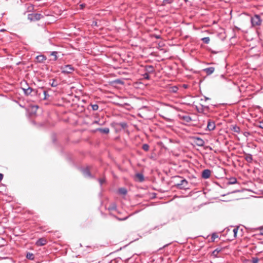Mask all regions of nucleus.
<instances>
[{"label":"nucleus","mask_w":263,"mask_h":263,"mask_svg":"<svg viewBox=\"0 0 263 263\" xmlns=\"http://www.w3.org/2000/svg\"><path fill=\"white\" fill-rule=\"evenodd\" d=\"M149 146L148 144H143V145H142V149L144 151L147 152V151H148L149 150Z\"/></svg>","instance_id":"nucleus-25"},{"label":"nucleus","mask_w":263,"mask_h":263,"mask_svg":"<svg viewBox=\"0 0 263 263\" xmlns=\"http://www.w3.org/2000/svg\"><path fill=\"white\" fill-rule=\"evenodd\" d=\"M221 251L220 249L217 248L212 252V255L215 257H217L218 253Z\"/></svg>","instance_id":"nucleus-19"},{"label":"nucleus","mask_w":263,"mask_h":263,"mask_svg":"<svg viewBox=\"0 0 263 263\" xmlns=\"http://www.w3.org/2000/svg\"><path fill=\"white\" fill-rule=\"evenodd\" d=\"M218 236L216 234H213L212 236V239H213V240H214V239H215V238H217Z\"/></svg>","instance_id":"nucleus-35"},{"label":"nucleus","mask_w":263,"mask_h":263,"mask_svg":"<svg viewBox=\"0 0 263 263\" xmlns=\"http://www.w3.org/2000/svg\"><path fill=\"white\" fill-rule=\"evenodd\" d=\"M173 0H163L162 5L165 6L167 4H170L172 3Z\"/></svg>","instance_id":"nucleus-27"},{"label":"nucleus","mask_w":263,"mask_h":263,"mask_svg":"<svg viewBox=\"0 0 263 263\" xmlns=\"http://www.w3.org/2000/svg\"><path fill=\"white\" fill-rule=\"evenodd\" d=\"M98 181L100 183V185H102V184L105 182V179L104 178H99L98 179Z\"/></svg>","instance_id":"nucleus-31"},{"label":"nucleus","mask_w":263,"mask_h":263,"mask_svg":"<svg viewBox=\"0 0 263 263\" xmlns=\"http://www.w3.org/2000/svg\"><path fill=\"white\" fill-rule=\"evenodd\" d=\"M215 128V122L211 120H209L208 122L207 128L209 130H213Z\"/></svg>","instance_id":"nucleus-8"},{"label":"nucleus","mask_w":263,"mask_h":263,"mask_svg":"<svg viewBox=\"0 0 263 263\" xmlns=\"http://www.w3.org/2000/svg\"><path fill=\"white\" fill-rule=\"evenodd\" d=\"M259 127L262 129H263V122H260Z\"/></svg>","instance_id":"nucleus-39"},{"label":"nucleus","mask_w":263,"mask_h":263,"mask_svg":"<svg viewBox=\"0 0 263 263\" xmlns=\"http://www.w3.org/2000/svg\"><path fill=\"white\" fill-rule=\"evenodd\" d=\"M251 22L252 27L259 26L262 23V20L259 15L255 14L254 16L251 17Z\"/></svg>","instance_id":"nucleus-2"},{"label":"nucleus","mask_w":263,"mask_h":263,"mask_svg":"<svg viewBox=\"0 0 263 263\" xmlns=\"http://www.w3.org/2000/svg\"><path fill=\"white\" fill-rule=\"evenodd\" d=\"M258 258L257 257H253L252 259V263H257L258 262Z\"/></svg>","instance_id":"nucleus-33"},{"label":"nucleus","mask_w":263,"mask_h":263,"mask_svg":"<svg viewBox=\"0 0 263 263\" xmlns=\"http://www.w3.org/2000/svg\"><path fill=\"white\" fill-rule=\"evenodd\" d=\"M203 70L206 72L207 75H210L214 72L215 70V68L213 67H210L204 69Z\"/></svg>","instance_id":"nucleus-11"},{"label":"nucleus","mask_w":263,"mask_h":263,"mask_svg":"<svg viewBox=\"0 0 263 263\" xmlns=\"http://www.w3.org/2000/svg\"><path fill=\"white\" fill-rule=\"evenodd\" d=\"M239 227H237L236 228H234L233 230V236L234 238H236L237 236V234L238 231Z\"/></svg>","instance_id":"nucleus-23"},{"label":"nucleus","mask_w":263,"mask_h":263,"mask_svg":"<svg viewBox=\"0 0 263 263\" xmlns=\"http://www.w3.org/2000/svg\"><path fill=\"white\" fill-rule=\"evenodd\" d=\"M82 173L85 176H86V177H90L91 176L90 171H89V169L87 168H83L82 170Z\"/></svg>","instance_id":"nucleus-14"},{"label":"nucleus","mask_w":263,"mask_h":263,"mask_svg":"<svg viewBox=\"0 0 263 263\" xmlns=\"http://www.w3.org/2000/svg\"><path fill=\"white\" fill-rule=\"evenodd\" d=\"M232 130L236 133H239L240 132V129L239 127L237 125H234L233 126Z\"/></svg>","instance_id":"nucleus-21"},{"label":"nucleus","mask_w":263,"mask_h":263,"mask_svg":"<svg viewBox=\"0 0 263 263\" xmlns=\"http://www.w3.org/2000/svg\"><path fill=\"white\" fill-rule=\"evenodd\" d=\"M99 124V125H103V124H100L99 123V121H97V120H96V121H93L92 122V124Z\"/></svg>","instance_id":"nucleus-36"},{"label":"nucleus","mask_w":263,"mask_h":263,"mask_svg":"<svg viewBox=\"0 0 263 263\" xmlns=\"http://www.w3.org/2000/svg\"><path fill=\"white\" fill-rule=\"evenodd\" d=\"M136 177L139 179V180L140 182H142L144 181V176L141 173H138L136 175Z\"/></svg>","instance_id":"nucleus-18"},{"label":"nucleus","mask_w":263,"mask_h":263,"mask_svg":"<svg viewBox=\"0 0 263 263\" xmlns=\"http://www.w3.org/2000/svg\"><path fill=\"white\" fill-rule=\"evenodd\" d=\"M36 60L39 62H43L45 60H46V57L43 55H40L36 57Z\"/></svg>","instance_id":"nucleus-16"},{"label":"nucleus","mask_w":263,"mask_h":263,"mask_svg":"<svg viewBox=\"0 0 263 263\" xmlns=\"http://www.w3.org/2000/svg\"><path fill=\"white\" fill-rule=\"evenodd\" d=\"M47 243V240L45 238H39L36 242H35V245L37 246L41 247L45 245Z\"/></svg>","instance_id":"nucleus-7"},{"label":"nucleus","mask_w":263,"mask_h":263,"mask_svg":"<svg viewBox=\"0 0 263 263\" xmlns=\"http://www.w3.org/2000/svg\"><path fill=\"white\" fill-rule=\"evenodd\" d=\"M195 143L198 146H202L204 144V140L199 137H197L195 138Z\"/></svg>","instance_id":"nucleus-10"},{"label":"nucleus","mask_w":263,"mask_h":263,"mask_svg":"<svg viewBox=\"0 0 263 263\" xmlns=\"http://www.w3.org/2000/svg\"><path fill=\"white\" fill-rule=\"evenodd\" d=\"M120 125L121 126H122L123 127H124L126 126V124L125 123H124V122H123V123H120Z\"/></svg>","instance_id":"nucleus-37"},{"label":"nucleus","mask_w":263,"mask_h":263,"mask_svg":"<svg viewBox=\"0 0 263 263\" xmlns=\"http://www.w3.org/2000/svg\"><path fill=\"white\" fill-rule=\"evenodd\" d=\"M3 175L2 174L0 173V181H1L3 179Z\"/></svg>","instance_id":"nucleus-41"},{"label":"nucleus","mask_w":263,"mask_h":263,"mask_svg":"<svg viewBox=\"0 0 263 263\" xmlns=\"http://www.w3.org/2000/svg\"><path fill=\"white\" fill-rule=\"evenodd\" d=\"M92 109L94 111L97 110L99 108V106L97 104H91Z\"/></svg>","instance_id":"nucleus-30"},{"label":"nucleus","mask_w":263,"mask_h":263,"mask_svg":"<svg viewBox=\"0 0 263 263\" xmlns=\"http://www.w3.org/2000/svg\"><path fill=\"white\" fill-rule=\"evenodd\" d=\"M43 93H44V96L43 99H44V100L47 99L48 98V97H49V95L47 93V92L45 90H44Z\"/></svg>","instance_id":"nucleus-32"},{"label":"nucleus","mask_w":263,"mask_h":263,"mask_svg":"<svg viewBox=\"0 0 263 263\" xmlns=\"http://www.w3.org/2000/svg\"><path fill=\"white\" fill-rule=\"evenodd\" d=\"M60 69L62 73L66 74L71 73L74 70V67L71 65L61 66Z\"/></svg>","instance_id":"nucleus-3"},{"label":"nucleus","mask_w":263,"mask_h":263,"mask_svg":"<svg viewBox=\"0 0 263 263\" xmlns=\"http://www.w3.org/2000/svg\"><path fill=\"white\" fill-rule=\"evenodd\" d=\"M57 54H58L57 51H53L51 53V55H52L54 57V59H53L54 61H57L58 59Z\"/></svg>","instance_id":"nucleus-26"},{"label":"nucleus","mask_w":263,"mask_h":263,"mask_svg":"<svg viewBox=\"0 0 263 263\" xmlns=\"http://www.w3.org/2000/svg\"><path fill=\"white\" fill-rule=\"evenodd\" d=\"M22 89H23L24 94L26 96L31 95L32 92L35 95L38 92L37 90L33 89L29 86H27V87H22Z\"/></svg>","instance_id":"nucleus-5"},{"label":"nucleus","mask_w":263,"mask_h":263,"mask_svg":"<svg viewBox=\"0 0 263 263\" xmlns=\"http://www.w3.org/2000/svg\"><path fill=\"white\" fill-rule=\"evenodd\" d=\"M49 85L52 87H55L59 85V83L56 79H53L50 80Z\"/></svg>","instance_id":"nucleus-13"},{"label":"nucleus","mask_w":263,"mask_h":263,"mask_svg":"<svg viewBox=\"0 0 263 263\" xmlns=\"http://www.w3.org/2000/svg\"><path fill=\"white\" fill-rule=\"evenodd\" d=\"M204 99H205V100H208L210 99V98L206 97H204Z\"/></svg>","instance_id":"nucleus-42"},{"label":"nucleus","mask_w":263,"mask_h":263,"mask_svg":"<svg viewBox=\"0 0 263 263\" xmlns=\"http://www.w3.org/2000/svg\"><path fill=\"white\" fill-rule=\"evenodd\" d=\"M202 40L205 44H209L210 42V37H205L202 39Z\"/></svg>","instance_id":"nucleus-28"},{"label":"nucleus","mask_w":263,"mask_h":263,"mask_svg":"<svg viewBox=\"0 0 263 263\" xmlns=\"http://www.w3.org/2000/svg\"><path fill=\"white\" fill-rule=\"evenodd\" d=\"M26 257L30 260H33L34 259V255L31 253H28L26 255Z\"/></svg>","instance_id":"nucleus-22"},{"label":"nucleus","mask_w":263,"mask_h":263,"mask_svg":"<svg viewBox=\"0 0 263 263\" xmlns=\"http://www.w3.org/2000/svg\"><path fill=\"white\" fill-rule=\"evenodd\" d=\"M175 178L180 179L179 182L175 184L174 185L176 188L180 190H187L189 189L188 187H187L188 182L186 179H183L180 176H176Z\"/></svg>","instance_id":"nucleus-1"},{"label":"nucleus","mask_w":263,"mask_h":263,"mask_svg":"<svg viewBox=\"0 0 263 263\" xmlns=\"http://www.w3.org/2000/svg\"><path fill=\"white\" fill-rule=\"evenodd\" d=\"M243 135L246 137H248V136L250 135V133L249 132H245V133H244Z\"/></svg>","instance_id":"nucleus-40"},{"label":"nucleus","mask_w":263,"mask_h":263,"mask_svg":"<svg viewBox=\"0 0 263 263\" xmlns=\"http://www.w3.org/2000/svg\"><path fill=\"white\" fill-rule=\"evenodd\" d=\"M258 229L260 231L259 234L261 235H263V228L260 227V228H258Z\"/></svg>","instance_id":"nucleus-34"},{"label":"nucleus","mask_w":263,"mask_h":263,"mask_svg":"<svg viewBox=\"0 0 263 263\" xmlns=\"http://www.w3.org/2000/svg\"><path fill=\"white\" fill-rule=\"evenodd\" d=\"M211 171L209 169L204 170L202 172V178L203 179H208L211 176Z\"/></svg>","instance_id":"nucleus-6"},{"label":"nucleus","mask_w":263,"mask_h":263,"mask_svg":"<svg viewBox=\"0 0 263 263\" xmlns=\"http://www.w3.org/2000/svg\"><path fill=\"white\" fill-rule=\"evenodd\" d=\"M25 84L27 85V86H25V87H27L28 86V85H27V83H26V82H25Z\"/></svg>","instance_id":"nucleus-43"},{"label":"nucleus","mask_w":263,"mask_h":263,"mask_svg":"<svg viewBox=\"0 0 263 263\" xmlns=\"http://www.w3.org/2000/svg\"><path fill=\"white\" fill-rule=\"evenodd\" d=\"M166 120H167V121H170V119H166Z\"/></svg>","instance_id":"nucleus-44"},{"label":"nucleus","mask_w":263,"mask_h":263,"mask_svg":"<svg viewBox=\"0 0 263 263\" xmlns=\"http://www.w3.org/2000/svg\"><path fill=\"white\" fill-rule=\"evenodd\" d=\"M144 70L146 72L148 73H152L155 71L154 67L152 65H146Z\"/></svg>","instance_id":"nucleus-9"},{"label":"nucleus","mask_w":263,"mask_h":263,"mask_svg":"<svg viewBox=\"0 0 263 263\" xmlns=\"http://www.w3.org/2000/svg\"><path fill=\"white\" fill-rule=\"evenodd\" d=\"M237 182V179L235 178H231L230 179L229 181L228 182L229 184H234Z\"/></svg>","instance_id":"nucleus-20"},{"label":"nucleus","mask_w":263,"mask_h":263,"mask_svg":"<svg viewBox=\"0 0 263 263\" xmlns=\"http://www.w3.org/2000/svg\"><path fill=\"white\" fill-rule=\"evenodd\" d=\"M149 73H147V72H145L143 74V78L146 79V80H149L150 79V77H149Z\"/></svg>","instance_id":"nucleus-29"},{"label":"nucleus","mask_w":263,"mask_h":263,"mask_svg":"<svg viewBox=\"0 0 263 263\" xmlns=\"http://www.w3.org/2000/svg\"><path fill=\"white\" fill-rule=\"evenodd\" d=\"M96 131L100 132L101 133L107 134L109 132V128L108 127H105L104 128H98L96 129Z\"/></svg>","instance_id":"nucleus-12"},{"label":"nucleus","mask_w":263,"mask_h":263,"mask_svg":"<svg viewBox=\"0 0 263 263\" xmlns=\"http://www.w3.org/2000/svg\"><path fill=\"white\" fill-rule=\"evenodd\" d=\"M43 17V15L40 13H31L28 15V19L30 21H36Z\"/></svg>","instance_id":"nucleus-4"},{"label":"nucleus","mask_w":263,"mask_h":263,"mask_svg":"<svg viewBox=\"0 0 263 263\" xmlns=\"http://www.w3.org/2000/svg\"><path fill=\"white\" fill-rule=\"evenodd\" d=\"M128 217H124L123 218H118L119 220H125L127 219Z\"/></svg>","instance_id":"nucleus-38"},{"label":"nucleus","mask_w":263,"mask_h":263,"mask_svg":"<svg viewBox=\"0 0 263 263\" xmlns=\"http://www.w3.org/2000/svg\"><path fill=\"white\" fill-rule=\"evenodd\" d=\"M119 194L125 195L127 194V190L124 187L120 188L118 190Z\"/></svg>","instance_id":"nucleus-17"},{"label":"nucleus","mask_w":263,"mask_h":263,"mask_svg":"<svg viewBox=\"0 0 263 263\" xmlns=\"http://www.w3.org/2000/svg\"><path fill=\"white\" fill-rule=\"evenodd\" d=\"M245 160L249 163H251L253 160L252 155L250 154H248L246 155Z\"/></svg>","instance_id":"nucleus-15"},{"label":"nucleus","mask_w":263,"mask_h":263,"mask_svg":"<svg viewBox=\"0 0 263 263\" xmlns=\"http://www.w3.org/2000/svg\"><path fill=\"white\" fill-rule=\"evenodd\" d=\"M182 119L187 122L191 121L192 119L189 116H184L182 117Z\"/></svg>","instance_id":"nucleus-24"}]
</instances>
